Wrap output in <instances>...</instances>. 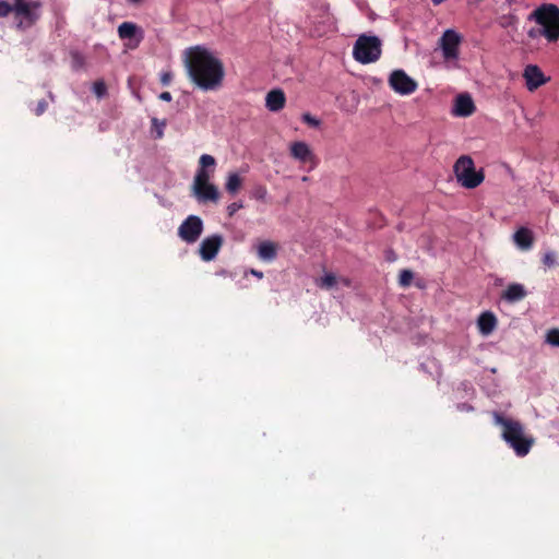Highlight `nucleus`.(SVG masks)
<instances>
[{
  "instance_id": "f257e3e1",
  "label": "nucleus",
  "mask_w": 559,
  "mask_h": 559,
  "mask_svg": "<svg viewBox=\"0 0 559 559\" xmlns=\"http://www.w3.org/2000/svg\"><path fill=\"white\" fill-rule=\"evenodd\" d=\"M183 63L189 80L202 91H216L223 85L224 64L207 48L200 45L187 48Z\"/></svg>"
},
{
  "instance_id": "f03ea898",
  "label": "nucleus",
  "mask_w": 559,
  "mask_h": 559,
  "mask_svg": "<svg viewBox=\"0 0 559 559\" xmlns=\"http://www.w3.org/2000/svg\"><path fill=\"white\" fill-rule=\"evenodd\" d=\"M493 418L495 424L502 427V439L515 454L520 457L527 455L535 443V439L525 433L523 425L499 413H495Z\"/></svg>"
},
{
  "instance_id": "7ed1b4c3",
  "label": "nucleus",
  "mask_w": 559,
  "mask_h": 559,
  "mask_svg": "<svg viewBox=\"0 0 559 559\" xmlns=\"http://www.w3.org/2000/svg\"><path fill=\"white\" fill-rule=\"evenodd\" d=\"M542 26L544 37L549 43L559 39V7L554 3H544L536 8L527 17Z\"/></svg>"
},
{
  "instance_id": "20e7f679",
  "label": "nucleus",
  "mask_w": 559,
  "mask_h": 559,
  "mask_svg": "<svg viewBox=\"0 0 559 559\" xmlns=\"http://www.w3.org/2000/svg\"><path fill=\"white\" fill-rule=\"evenodd\" d=\"M453 171L457 182L466 189L478 187L485 179L484 170H476L474 160L468 155H462L457 158Z\"/></svg>"
},
{
  "instance_id": "39448f33",
  "label": "nucleus",
  "mask_w": 559,
  "mask_h": 559,
  "mask_svg": "<svg viewBox=\"0 0 559 559\" xmlns=\"http://www.w3.org/2000/svg\"><path fill=\"white\" fill-rule=\"evenodd\" d=\"M382 53V44L379 37L360 35L353 48V57L356 61L368 64L380 59Z\"/></svg>"
},
{
  "instance_id": "423d86ee",
  "label": "nucleus",
  "mask_w": 559,
  "mask_h": 559,
  "mask_svg": "<svg viewBox=\"0 0 559 559\" xmlns=\"http://www.w3.org/2000/svg\"><path fill=\"white\" fill-rule=\"evenodd\" d=\"M41 0H14V16L20 28L31 27L40 19Z\"/></svg>"
},
{
  "instance_id": "0eeeda50",
  "label": "nucleus",
  "mask_w": 559,
  "mask_h": 559,
  "mask_svg": "<svg viewBox=\"0 0 559 559\" xmlns=\"http://www.w3.org/2000/svg\"><path fill=\"white\" fill-rule=\"evenodd\" d=\"M389 85L400 95H411L418 87V83L401 69L391 72L389 76Z\"/></svg>"
},
{
  "instance_id": "6e6552de",
  "label": "nucleus",
  "mask_w": 559,
  "mask_h": 559,
  "mask_svg": "<svg viewBox=\"0 0 559 559\" xmlns=\"http://www.w3.org/2000/svg\"><path fill=\"white\" fill-rule=\"evenodd\" d=\"M203 233V222L197 215H189L178 227V236L187 243H194Z\"/></svg>"
},
{
  "instance_id": "1a4fd4ad",
  "label": "nucleus",
  "mask_w": 559,
  "mask_h": 559,
  "mask_svg": "<svg viewBox=\"0 0 559 559\" xmlns=\"http://www.w3.org/2000/svg\"><path fill=\"white\" fill-rule=\"evenodd\" d=\"M462 36L454 29H447L442 34L439 44L445 60H454L459 57V47Z\"/></svg>"
},
{
  "instance_id": "9d476101",
  "label": "nucleus",
  "mask_w": 559,
  "mask_h": 559,
  "mask_svg": "<svg viewBox=\"0 0 559 559\" xmlns=\"http://www.w3.org/2000/svg\"><path fill=\"white\" fill-rule=\"evenodd\" d=\"M290 156L300 164L309 165L308 170H312L318 165V159L310 146L304 141L293 142L289 146Z\"/></svg>"
},
{
  "instance_id": "9b49d317",
  "label": "nucleus",
  "mask_w": 559,
  "mask_h": 559,
  "mask_svg": "<svg viewBox=\"0 0 559 559\" xmlns=\"http://www.w3.org/2000/svg\"><path fill=\"white\" fill-rule=\"evenodd\" d=\"M216 160L212 155L203 154L199 158V167L193 178L192 186L211 183Z\"/></svg>"
},
{
  "instance_id": "f8f14e48",
  "label": "nucleus",
  "mask_w": 559,
  "mask_h": 559,
  "mask_svg": "<svg viewBox=\"0 0 559 559\" xmlns=\"http://www.w3.org/2000/svg\"><path fill=\"white\" fill-rule=\"evenodd\" d=\"M224 243L223 236L214 234L205 237L199 247V254L203 261H212L216 258Z\"/></svg>"
},
{
  "instance_id": "ddd939ff",
  "label": "nucleus",
  "mask_w": 559,
  "mask_h": 559,
  "mask_svg": "<svg viewBox=\"0 0 559 559\" xmlns=\"http://www.w3.org/2000/svg\"><path fill=\"white\" fill-rule=\"evenodd\" d=\"M192 194L199 203H217L221 198L218 188L214 183L192 186Z\"/></svg>"
},
{
  "instance_id": "4468645a",
  "label": "nucleus",
  "mask_w": 559,
  "mask_h": 559,
  "mask_svg": "<svg viewBox=\"0 0 559 559\" xmlns=\"http://www.w3.org/2000/svg\"><path fill=\"white\" fill-rule=\"evenodd\" d=\"M118 35L121 39H135L134 44H130V48H136L143 40V31L132 22H123L118 26Z\"/></svg>"
},
{
  "instance_id": "2eb2a0df",
  "label": "nucleus",
  "mask_w": 559,
  "mask_h": 559,
  "mask_svg": "<svg viewBox=\"0 0 559 559\" xmlns=\"http://www.w3.org/2000/svg\"><path fill=\"white\" fill-rule=\"evenodd\" d=\"M523 75L528 91H535L546 82L543 72L537 66H527Z\"/></svg>"
},
{
  "instance_id": "dca6fc26",
  "label": "nucleus",
  "mask_w": 559,
  "mask_h": 559,
  "mask_svg": "<svg viewBox=\"0 0 559 559\" xmlns=\"http://www.w3.org/2000/svg\"><path fill=\"white\" fill-rule=\"evenodd\" d=\"M527 296V290L523 284L520 283H511L507 286V288L501 293V299L509 302L514 304L523 300Z\"/></svg>"
},
{
  "instance_id": "f3484780",
  "label": "nucleus",
  "mask_w": 559,
  "mask_h": 559,
  "mask_svg": "<svg viewBox=\"0 0 559 559\" xmlns=\"http://www.w3.org/2000/svg\"><path fill=\"white\" fill-rule=\"evenodd\" d=\"M475 111V105L472 97L467 94H461L455 99L454 114L459 117H468Z\"/></svg>"
},
{
  "instance_id": "a211bd4d",
  "label": "nucleus",
  "mask_w": 559,
  "mask_h": 559,
  "mask_svg": "<svg viewBox=\"0 0 559 559\" xmlns=\"http://www.w3.org/2000/svg\"><path fill=\"white\" fill-rule=\"evenodd\" d=\"M286 103L285 94L282 90H272L266 94L265 106L270 111H280Z\"/></svg>"
},
{
  "instance_id": "6ab92c4d",
  "label": "nucleus",
  "mask_w": 559,
  "mask_h": 559,
  "mask_svg": "<svg viewBox=\"0 0 559 559\" xmlns=\"http://www.w3.org/2000/svg\"><path fill=\"white\" fill-rule=\"evenodd\" d=\"M278 251L277 243L265 240L258 246V258L264 262H272L276 259Z\"/></svg>"
},
{
  "instance_id": "aec40b11",
  "label": "nucleus",
  "mask_w": 559,
  "mask_h": 559,
  "mask_svg": "<svg viewBox=\"0 0 559 559\" xmlns=\"http://www.w3.org/2000/svg\"><path fill=\"white\" fill-rule=\"evenodd\" d=\"M497 326V318L492 312H483L477 319V328L483 335H489Z\"/></svg>"
},
{
  "instance_id": "412c9836",
  "label": "nucleus",
  "mask_w": 559,
  "mask_h": 559,
  "mask_svg": "<svg viewBox=\"0 0 559 559\" xmlns=\"http://www.w3.org/2000/svg\"><path fill=\"white\" fill-rule=\"evenodd\" d=\"M341 283L342 285L349 287L352 285V281L347 277L337 278L333 273H326L324 276L320 277L316 281L317 286L322 289L330 290L336 284Z\"/></svg>"
},
{
  "instance_id": "4be33fe9",
  "label": "nucleus",
  "mask_w": 559,
  "mask_h": 559,
  "mask_svg": "<svg viewBox=\"0 0 559 559\" xmlns=\"http://www.w3.org/2000/svg\"><path fill=\"white\" fill-rule=\"evenodd\" d=\"M514 242L522 250H528L532 248L534 242V236L532 230L526 227L519 228L513 235Z\"/></svg>"
},
{
  "instance_id": "5701e85b",
  "label": "nucleus",
  "mask_w": 559,
  "mask_h": 559,
  "mask_svg": "<svg viewBox=\"0 0 559 559\" xmlns=\"http://www.w3.org/2000/svg\"><path fill=\"white\" fill-rule=\"evenodd\" d=\"M242 186V178L236 174L230 173L227 176L226 182H225V189L229 194H236Z\"/></svg>"
},
{
  "instance_id": "b1692460",
  "label": "nucleus",
  "mask_w": 559,
  "mask_h": 559,
  "mask_svg": "<svg viewBox=\"0 0 559 559\" xmlns=\"http://www.w3.org/2000/svg\"><path fill=\"white\" fill-rule=\"evenodd\" d=\"M267 193V188L264 185H255L250 191V197L257 201L266 202Z\"/></svg>"
},
{
  "instance_id": "393cba45",
  "label": "nucleus",
  "mask_w": 559,
  "mask_h": 559,
  "mask_svg": "<svg viewBox=\"0 0 559 559\" xmlns=\"http://www.w3.org/2000/svg\"><path fill=\"white\" fill-rule=\"evenodd\" d=\"M152 131L155 132V139H162L164 136V129L166 127V120H159L158 118H152Z\"/></svg>"
},
{
  "instance_id": "a878e982",
  "label": "nucleus",
  "mask_w": 559,
  "mask_h": 559,
  "mask_svg": "<svg viewBox=\"0 0 559 559\" xmlns=\"http://www.w3.org/2000/svg\"><path fill=\"white\" fill-rule=\"evenodd\" d=\"M545 341H546V343H548L549 345H551L554 347H559V329L558 328L549 329L546 333Z\"/></svg>"
},
{
  "instance_id": "bb28decb",
  "label": "nucleus",
  "mask_w": 559,
  "mask_h": 559,
  "mask_svg": "<svg viewBox=\"0 0 559 559\" xmlns=\"http://www.w3.org/2000/svg\"><path fill=\"white\" fill-rule=\"evenodd\" d=\"M414 274L409 270H402L399 276V284L402 287H408L413 281Z\"/></svg>"
},
{
  "instance_id": "cd10ccee",
  "label": "nucleus",
  "mask_w": 559,
  "mask_h": 559,
  "mask_svg": "<svg viewBox=\"0 0 559 559\" xmlns=\"http://www.w3.org/2000/svg\"><path fill=\"white\" fill-rule=\"evenodd\" d=\"M542 261L546 267H554L557 265V253L555 251H547L544 253Z\"/></svg>"
},
{
  "instance_id": "c85d7f7f",
  "label": "nucleus",
  "mask_w": 559,
  "mask_h": 559,
  "mask_svg": "<svg viewBox=\"0 0 559 559\" xmlns=\"http://www.w3.org/2000/svg\"><path fill=\"white\" fill-rule=\"evenodd\" d=\"M10 13L14 14V1L12 3L8 1H0V17H5Z\"/></svg>"
},
{
  "instance_id": "c756f323",
  "label": "nucleus",
  "mask_w": 559,
  "mask_h": 559,
  "mask_svg": "<svg viewBox=\"0 0 559 559\" xmlns=\"http://www.w3.org/2000/svg\"><path fill=\"white\" fill-rule=\"evenodd\" d=\"M93 92L97 97H103L107 93V87L104 81H96L93 85Z\"/></svg>"
},
{
  "instance_id": "7c9ffc66",
  "label": "nucleus",
  "mask_w": 559,
  "mask_h": 559,
  "mask_svg": "<svg viewBox=\"0 0 559 559\" xmlns=\"http://www.w3.org/2000/svg\"><path fill=\"white\" fill-rule=\"evenodd\" d=\"M47 107H48V103L45 99H40L34 109V114L36 116H40L47 110Z\"/></svg>"
},
{
  "instance_id": "2f4dec72",
  "label": "nucleus",
  "mask_w": 559,
  "mask_h": 559,
  "mask_svg": "<svg viewBox=\"0 0 559 559\" xmlns=\"http://www.w3.org/2000/svg\"><path fill=\"white\" fill-rule=\"evenodd\" d=\"M243 207L242 202H233L227 206L228 216H233L236 212Z\"/></svg>"
},
{
  "instance_id": "473e14b6",
  "label": "nucleus",
  "mask_w": 559,
  "mask_h": 559,
  "mask_svg": "<svg viewBox=\"0 0 559 559\" xmlns=\"http://www.w3.org/2000/svg\"><path fill=\"white\" fill-rule=\"evenodd\" d=\"M173 81V73L170 71H165L160 73V83L164 86H168Z\"/></svg>"
},
{
  "instance_id": "72a5a7b5",
  "label": "nucleus",
  "mask_w": 559,
  "mask_h": 559,
  "mask_svg": "<svg viewBox=\"0 0 559 559\" xmlns=\"http://www.w3.org/2000/svg\"><path fill=\"white\" fill-rule=\"evenodd\" d=\"M302 120L308 123L309 126H312V127H318L319 126V120L316 119L314 117H312L310 114H304L302 115Z\"/></svg>"
},
{
  "instance_id": "f704fd0d",
  "label": "nucleus",
  "mask_w": 559,
  "mask_h": 559,
  "mask_svg": "<svg viewBox=\"0 0 559 559\" xmlns=\"http://www.w3.org/2000/svg\"><path fill=\"white\" fill-rule=\"evenodd\" d=\"M527 36L532 39H535L539 36H543L544 37V33H543V28H531L528 32H527Z\"/></svg>"
},
{
  "instance_id": "c9c22d12",
  "label": "nucleus",
  "mask_w": 559,
  "mask_h": 559,
  "mask_svg": "<svg viewBox=\"0 0 559 559\" xmlns=\"http://www.w3.org/2000/svg\"><path fill=\"white\" fill-rule=\"evenodd\" d=\"M72 58H73L74 67H81L83 64V62H84L83 56L81 53H79V52H74L72 55Z\"/></svg>"
},
{
  "instance_id": "e433bc0d",
  "label": "nucleus",
  "mask_w": 559,
  "mask_h": 559,
  "mask_svg": "<svg viewBox=\"0 0 559 559\" xmlns=\"http://www.w3.org/2000/svg\"><path fill=\"white\" fill-rule=\"evenodd\" d=\"M159 99L164 102H170L173 99V96L169 92H163L159 94Z\"/></svg>"
},
{
  "instance_id": "4c0bfd02",
  "label": "nucleus",
  "mask_w": 559,
  "mask_h": 559,
  "mask_svg": "<svg viewBox=\"0 0 559 559\" xmlns=\"http://www.w3.org/2000/svg\"><path fill=\"white\" fill-rule=\"evenodd\" d=\"M514 19V16L512 15H509V16H503L502 20L503 22L501 23V25L503 27L508 26L509 24H511L512 20Z\"/></svg>"
},
{
  "instance_id": "58836bf2",
  "label": "nucleus",
  "mask_w": 559,
  "mask_h": 559,
  "mask_svg": "<svg viewBox=\"0 0 559 559\" xmlns=\"http://www.w3.org/2000/svg\"><path fill=\"white\" fill-rule=\"evenodd\" d=\"M250 274H252L253 276H255L259 280L263 278V272H261V271L251 269Z\"/></svg>"
},
{
  "instance_id": "ea45409f",
  "label": "nucleus",
  "mask_w": 559,
  "mask_h": 559,
  "mask_svg": "<svg viewBox=\"0 0 559 559\" xmlns=\"http://www.w3.org/2000/svg\"><path fill=\"white\" fill-rule=\"evenodd\" d=\"M445 0H431V2L435 4V5H439L441 4L442 2H444Z\"/></svg>"
},
{
  "instance_id": "a19ab883",
  "label": "nucleus",
  "mask_w": 559,
  "mask_h": 559,
  "mask_svg": "<svg viewBox=\"0 0 559 559\" xmlns=\"http://www.w3.org/2000/svg\"><path fill=\"white\" fill-rule=\"evenodd\" d=\"M129 1H130V2H132V3H138V2H140L141 0H129Z\"/></svg>"
}]
</instances>
